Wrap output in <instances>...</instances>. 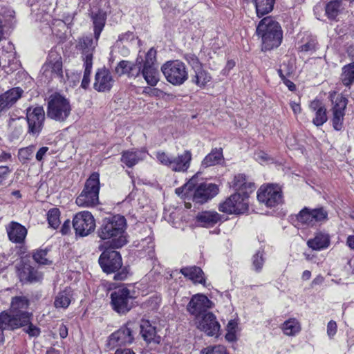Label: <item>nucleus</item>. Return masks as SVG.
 Here are the masks:
<instances>
[{
    "instance_id": "obj_1",
    "label": "nucleus",
    "mask_w": 354,
    "mask_h": 354,
    "mask_svg": "<svg viewBox=\"0 0 354 354\" xmlns=\"http://www.w3.org/2000/svg\"><path fill=\"white\" fill-rule=\"evenodd\" d=\"M126 227V219L123 216L117 214L105 218L97 230V236L102 240L110 241L112 248H120L127 243Z\"/></svg>"
},
{
    "instance_id": "obj_2",
    "label": "nucleus",
    "mask_w": 354,
    "mask_h": 354,
    "mask_svg": "<svg viewBox=\"0 0 354 354\" xmlns=\"http://www.w3.org/2000/svg\"><path fill=\"white\" fill-rule=\"evenodd\" d=\"M257 35L261 39V50H270L279 46L283 39V30L278 21L271 17L263 18L259 23Z\"/></svg>"
},
{
    "instance_id": "obj_3",
    "label": "nucleus",
    "mask_w": 354,
    "mask_h": 354,
    "mask_svg": "<svg viewBox=\"0 0 354 354\" xmlns=\"http://www.w3.org/2000/svg\"><path fill=\"white\" fill-rule=\"evenodd\" d=\"M100 188V174L93 172L86 180L84 189L75 200L76 204L82 207H95L99 203Z\"/></svg>"
},
{
    "instance_id": "obj_4",
    "label": "nucleus",
    "mask_w": 354,
    "mask_h": 354,
    "mask_svg": "<svg viewBox=\"0 0 354 354\" xmlns=\"http://www.w3.org/2000/svg\"><path fill=\"white\" fill-rule=\"evenodd\" d=\"M99 263L102 270L106 273H113L121 269L113 277V279L116 281H123L127 277V268H122V257L117 251H104L99 258Z\"/></svg>"
},
{
    "instance_id": "obj_5",
    "label": "nucleus",
    "mask_w": 354,
    "mask_h": 354,
    "mask_svg": "<svg viewBox=\"0 0 354 354\" xmlns=\"http://www.w3.org/2000/svg\"><path fill=\"white\" fill-rule=\"evenodd\" d=\"M71 105L68 99L59 93L50 96L48 102L47 116L57 122H63L66 120L71 113Z\"/></svg>"
},
{
    "instance_id": "obj_6",
    "label": "nucleus",
    "mask_w": 354,
    "mask_h": 354,
    "mask_svg": "<svg viewBox=\"0 0 354 354\" xmlns=\"http://www.w3.org/2000/svg\"><path fill=\"white\" fill-rule=\"evenodd\" d=\"M156 158L163 165L176 172H185L190 167L192 154L189 150H185L176 157L171 156L164 151H158Z\"/></svg>"
},
{
    "instance_id": "obj_7",
    "label": "nucleus",
    "mask_w": 354,
    "mask_h": 354,
    "mask_svg": "<svg viewBox=\"0 0 354 354\" xmlns=\"http://www.w3.org/2000/svg\"><path fill=\"white\" fill-rule=\"evenodd\" d=\"M161 71L166 80L173 85H181L188 78L186 66L179 60L167 62L162 66Z\"/></svg>"
},
{
    "instance_id": "obj_8",
    "label": "nucleus",
    "mask_w": 354,
    "mask_h": 354,
    "mask_svg": "<svg viewBox=\"0 0 354 354\" xmlns=\"http://www.w3.org/2000/svg\"><path fill=\"white\" fill-rule=\"evenodd\" d=\"M137 327L138 324L136 322H128L109 336L107 346L112 349L118 346L131 344L134 340Z\"/></svg>"
},
{
    "instance_id": "obj_9",
    "label": "nucleus",
    "mask_w": 354,
    "mask_h": 354,
    "mask_svg": "<svg viewBox=\"0 0 354 354\" xmlns=\"http://www.w3.org/2000/svg\"><path fill=\"white\" fill-rule=\"evenodd\" d=\"M42 73L48 81L57 79L62 82L64 78L62 60L60 55L56 51L51 50L46 62L41 68Z\"/></svg>"
},
{
    "instance_id": "obj_10",
    "label": "nucleus",
    "mask_w": 354,
    "mask_h": 354,
    "mask_svg": "<svg viewBox=\"0 0 354 354\" xmlns=\"http://www.w3.org/2000/svg\"><path fill=\"white\" fill-rule=\"evenodd\" d=\"M72 223L76 235L82 237L88 236L95 228V221L88 211L77 213L73 217Z\"/></svg>"
},
{
    "instance_id": "obj_11",
    "label": "nucleus",
    "mask_w": 354,
    "mask_h": 354,
    "mask_svg": "<svg viewBox=\"0 0 354 354\" xmlns=\"http://www.w3.org/2000/svg\"><path fill=\"white\" fill-rule=\"evenodd\" d=\"M218 209L227 214H243L248 209V197L235 193L221 203Z\"/></svg>"
},
{
    "instance_id": "obj_12",
    "label": "nucleus",
    "mask_w": 354,
    "mask_h": 354,
    "mask_svg": "<svg viewBox=\"0 0 354 354\" xmlns=\"http://www.w3.org/2000/svg\"><path fill=\"white\" fill-rule=\"evenodd\" d=\"M29 313L15 314L11 312L2 311L0 313V330L3 333L4 330H14L24 326L29 322Z\"/></svg>"
},
{
    "instance_id": "obj_13",
    "label": "nucleus",
    "mask_w": 354,
    "mask_h": 354,
    "mask_svg": "<svg viewBox=\"0 0 354 354\" xmlns=\"http://www.w3.org/2000/svg\"><path fill=\"white\" fill-rule=\"evenodd\" d=\"M282 192L277 185L261 186L257 192V199L268 207H272L282 203Z\"/></svg>"
},
{
    "instance_id": "obj_14",
    "label": "nucleus",
    "mask_w": 354,
    "mask_h": 354,
    "mask_svg": "<svg viewBox=\"0 0 354 354\" xmlns=\"http://www.w3.org/2000/svg\"><path fill=\"white\" fill-rule=\"evenodd\" d=\"M113 309L120 314H125L133 306V297L130 295L128 288H120L111 294Z\"/></svg>"
},
{
    "instance_id": "obj_15",
    "label": "nucleus",
    "mask_w": 354,
    "mask_h": 354,
    "mask_svg": "<svg viewBox=\"0 0 354 354\" xmlns=\"http://www.w3.org/2000/svg\"><path fill=\"white\" fill-rule=\"evenodd\" d=\"M28 132L34 136L41 133L45 120V113L42 106L29 107L26 110Z\"/></svg>"
},
{
    "instance_id": "obj_16",
    "label": "nucleus",
    "mask_w": 354,
    "mask_h": 354,
    "mask_svg": "<svg viewBox=\"0 0 354 354\" xmlns=\"http://www.w3.org/2000/svg\"><path fill=\"white\" fill-rule=\"evenodd\" d=\"M297 219L302 224L313 226L316 223L328 220V212L323 208H303L297 214Z\"/></svg>"
},
{
    "instance_id": "obj_17",
    "label": "nucleus",
    "mask_w": 354,
    "mask_h": 354,
    "mask_svg": "<svg viewBox=\"0 0 354 354\" xmlns=\"http://www.w3.org/2000/svg\"><path fill=\"white\" fill-rule=\"evenodd\" d=\"M212 307V302L205 295L196 294L191 298L187 306V310L196 319L207 313V310Z\"/></svg>"
},
{
    "instance_id": "obj_18",
    "label": "nucleus",
    "mask_w": 354,
    "mask_h": 354,
    "mask_svg": "<svg viewBox=\"0 0 354 354\" xmlns=\"http://www.w3.org/2000/svg\"><path fill=\"white\" fill-rule=\"evenodd\" d=\"M198 328L209 336L217 337L220 332L221 326L216 317L211 312L203 315L196 322Z\"/></svg>"
},
{
    "instance_id": "obj_19",
    "label": "nucleus",
    "mask_w": 354,
    "mask_h": 354,
    "mask_svg": "<svg viewBox=\"0 0 354 354\" xmlns=\"http://www.w3.org/2000/svg\"><path fill=\"white\" fill-rule=\"evenodd\" d=\"M218 192L216 185L212 183H201L194 192L192 200L198 204H203L214 198Z\"/></svg>"
},
{
    "instance_id": "obj_20",
    "label": "nucleus",
    "mask_w": 354,
    "mask_h": 354,
    "mask_svg": "<svg viewBox=\"0 0 354 354\" xmlns=\"http://www.w3.org/2000/svg\"><path fill=\"white\" fill-rule=\"evenodd\" d=\"M114 84L111 73L105 67L98 68L95 73L93 88L98 92L109 91Z\"/></svg>"
},
{
    "instance_id": "obj_21",
    "label": "nucleus",
    "mask_w": 354,
    "mask_h": 354,
    "mask_svg": "<svg viewBox=\"0 0 354 354\" xmlns=\"http://www.w3.org/2000/svg\"><path fill=\"white\" fill-rule=\"evenodd\" d=\"M17 275L21 282L39 281L41 275L29 262L22 259L16 266Z\"/></svg>"
},
{
    "instance_id": "obj_22",
    "label": "nucleus",
    "mask_w": 354,
    "mask_h": 354,
    "mask_svg": "<svg viewBox=\"0 0 354 354\" xmlns=\"http://www.w3.org/2000/svg\"><path fill=\"white\" fill-rule=\"evenodd\" d=\"M97 41L98 40L95 38L93 39L91 35L82 37L79 39V46L84 64H93V53Z\"/></svg>"
},
{
    "instance_id": "obj_23",
    "label": "nucleus",
    "mask_w": 354,
    "mask_h": 354,
    "mask_svg": "<svg viewBox=\"0 0 354 354\" xmlns=\"http://www.w3.org/2000/svg\"><path fill=\"white\" fill-rule=\"evenodd\" d=\"M142 59L138 58L136 63L125 60L120 62L115 68V71L120 75L127 74L130 77H136L142 73Z\"/></svg>"
},
{
    "instance_id": "obj_24",
    "label": "nucleus",
    "mask_w": 354,
    "mask_h": 354,
    "mask_svg": "<svg viewBox=\"0 0 354 354\" xmlns=\"http://www.w3.org/2000/svg\"><path fill=\"white\" fill-rule=\"evenodd\" d=\"M347 105V99L344 97H337L335 105L333 108V128L339 131L343 126L344 110Z\"/></svg>"
},
{
    "instance_id": "obj_25",
    "label": "nucleus",
    "mask_w": 354,
    "mask_h": 354,
    "mask_svg": "<svg viewBox=\"0 0 354 354\" xmlns=\"http://www.w3.org/2000/svg\"><path fill=\"white\" fill-rule=\"evenodd\" d=\"M6 229L10 241L19 244L24 243L27 235V230L24 226L17 222L11 221L6 225Z\"/></svg>"
},
{
    "instance_id": "obj_26",
    "label": "nucleus",
    "mask_w": 354,
    "mask_h": 354,
    "mask_svg": "<svg viewBox=\"0 0 354 354\" xmlns=\"http://www.w3.org/2000/svg\"><path fill=\"white\" fill-rule=\"evenodd\" d=\"M232 186L237 191L236 193H241V195L248 197H249L250 194L252 193L256 189L255 184L250 181L244 174L235 176Z\"/></svg>"
},
{
    "instance_id": "obj_27",
    "label": "nucleus",
    "mask_w": 354,
    "mask_h": 354,
    "mask_svg": "<svg viewBox=\"0 0 354 354\" xmlns=\"http://www.w3.org/2000/svg\"><path fill=\"white\" fill-rule=\"evenodd\" d=\"M140 328L142 337L147 344H158L160 342V336L157 335L156 327L149 320L142 319Z\"/></svg>"
},
{
    "instance_id": "obj_28",
    "label": "nucleus",
    "mask_w": 354,
    "mask_h": 354,
    "mask_svg": "<svg viewBox=\"0 0 354 354\" xmlns=\"http://www.w3.org/2000/svg\"><path fill=\"white\" fill-rule=\"evenodd\" d=\"M23 93L19 87L13 88L0 95V113L11 107Z\"/></svg>"
},
{
    "instance_id": "obj_29",
    "label": "nucleus",
    "mask_w": 354,
    "mask_h": 354,
    "mask_svg": "<svg viewBox=\"0 0 354 354\" xmlns=\"http://www.w3.org/2000/svg\"><path fill=\"white\" fill-rule=\"evenodd\" d=\"M309 108L315 113V116L313 123L315 126L320 127L327 121L326 109L322 102L319 100H313L310 103Z\"/></svg>"
},
{
    "instance_id": "obj_30",
    "label": "nucleus",
    "mask_w": 354,
    "mask_h": 354,
    "mask_svg": "<svg viewBox=\"0 0 354 354\" xmlns=\"http://www.w3.org/2000/svg\"><path fill=\"white\" fill-rule=\"evenodd\" d=\"M330 245V236L324 232H317L313 239L307 241V245L313 250H322Z\"/></svg>"
},
{
    "instance_id": "obj_31",
    "label": "nucleus",
    "mask_w": 354,
    "mask_h": 354,
    "mask_svg": "<svg viewBox=\"0 0 354 354\" xmlns=\"http://www.w3.org/2000/svg\"><path fill=\"white\" fill-rule=\"evenodd\" d=\"M145 158V153L141 151H124L122 153L121 162L131 168Z\"/></svg>"
},
{
    "instance_id": "obj_32",
    "label": "nucleus",
    "mask_w": 354,
    "mask_h": 354,
    "mask_svg": "<svg viewBox=\"0 0 354 354\" xmlns=\"http://www.w3.org/2000/svg\"><path fill=\"white\" fill-rule=\"evenodd\" d=\"M180 272L185 277L189 278L194 283H205L203 272L201 268L197 266L184 267L180 270Z\"/></svg>"
},
{
    "instance_id": "obj_33",
    "label": "nucleus",
    "mask_w": 354,
    "mask_h": 354,
    "mask_svg": "<svg viewBox=\"0 0 354 354\" xmlns=\"http://www.w3.org/2000/svg\"><path fill=\"white\" fill-rule=\"evenodd\" d=\"M29 306V300L24 296H17L11 301L10 312L15 314L28 313L26 310Z\"/></svg>"
},
{
    "instance_id": "obj_34",
    "label": "nucleus",
    "mask_w": 354,
    "mask_h": 354,
    "mask_svg": "<svg viewBox=\"0 0 354 354\" xmlns=\"http://www.w3.org/2000/svg\"><path fill=\"white\" fill-rule=\"evenodd\" d=\"M92 19L94 26V37L98 40L106 23V13L102 10H99L92 15Z\"/></svg>"
},
{
    "instance_id": "obj_35",
    "label": "nucleus",
    "mask_w": 354,
    "mask_h": 354,
    "mask_svg": "<svg viewBox=\"0 0 354 354\" xmlns=\"http://www.w3.org/2000/svg\"><path fill=\"white\" fill-rule=\"evenodd\" d=\"M223 159V149L214 148L202 161V166L209 167L218 164Z\"/></svg>"
},
{
    "instance_id": "obj_36",
    "label": "nucleus",
    "mask_w": 354,
    "mask_h": 354,
    "mask_svg": "<svg viewBox=\"0 0 354 354\" xmlns=\"http://www.w3.org/2000/svg\"><path fill=\"white\" fill-rule=\"evenodd\" d=\"M196 218L203 227H211L218 223L221 216L216 212H203Z\"/></svg>"
},
{
    "instance_id": "obj_37",
    "label": "nucleus",
    "mask_w": 354,
    "mask_h": 354,
    "mask_svg": "<svg viewBox=\"0 0 354 354\" xmlns=\"http://www.w3.org/2000/svg\"><path fill=\"white\" fill-rule=\"evenodd\" d=\"M142 75L147 83L154 86L159 81V72L155 66H143Z\"/></svg>"
},
{
    "instance_id": "obj_38",
    "label": "nucleus",
    "mask_w": 354,
    "mask_h": 354,
    "mask_svg": "<svg viewBox=\"0 0 354 354\" xmlns=\"http://www.w3.org/2000/svg\"><path fill=\"white\" fill-rule=\"evenodd\" d=\"M253 3L257 16L261 17L273 10L275 0H253Z\"/></svg>"
},
{
    "instance_id": "obj_39",
    "label": "nucleus",
    "mask_w": 354,
    "mask_h": 354,
    "mask_svg": "<svg viewBox=\"0 0 354 354\" xmlns=\"http://www.w3.org/2000/svg\"><path fill=\"white\" fill-rule=\"evenodd\" d=\"M71 290L66 288L55 297L54 305L56 308H66L71 302Z\"/></svg>"
},
{
    "instance_id": "obj_40",
    "label": "nucleus",
    "mask_w": 354,
    "mask_h": 354,
    "mask_svg": "<svg viewBox=\"0 0 354 354\" xmlns=\"http://www.w3.org/2000/svg\"><path fill=\"white\" fill-rule=\"evenodd\" d=\"M342 84L350 88L354 83V62L343 66L341 74Z\"/></svg>"
},
{
    "instance_id": "obj_41",
    "label": "nucleus",
    "mask_w": 354,
    "mask_h": 354,
    "mask_svg": "<svg viewBox=\"0 0 354 354\" xmlns=\"http://www.w3.org/2000/svg\"><path fill=\"white\" fill-rule=\"evenodd\" d=\"M281 329L286 335L295 336L300 332L301 325L297 319L291 318L283 324Z\"/></svg>"
},
{
    "instance_id": "obj_42",
    "label": "nucleus",
    "mask_w": 354,
    "mask_h": 354,
    "mask_svg": "<svg viewBox=\"0 0 354 354\" xmlns=\"http://www.w3.org/2000/svg\"><path fill=\"white\" fill-rule=\"evenodd\" d=\"M195 75L192 77V82L198 86L203 88L212 80V77L208 72L202 68L194 71Z\"/></svg>"
},
{
    "instance_id": "obj_43",
    "label": "nucleus",
    "mask_w": 354,
    "mask_h": 354,
    "mask_svg": "<svg viewBox=\"0 0 354 354\" xmlns=\"http://www.w3.org/2000/svg\"><path fill=\"white\" fill-rule=\"evenodd\" d=\"M342 0H334L328 2L325 8L326 14L330 19H335L342 9Z\"/></svg>"
},
{
    "instance_id": "obj_44",
    "label": "nucleus",
    "mask_w": 354,
    "mask_h": 354,
    "mask_svg": "<svg viewBox=\"0 0 354 354\" xmlns=\"http://www.w3.org/2000/svg\"><path fill=\"white\" fill-rule=\"evenodd\" d=\"M35 147L33 145L21 148L18 151V158L22 164H26L32 158Z\"/></svg>"
},
{
    "instance_id": "obj_45",
    "label": "nucleus",
    "mask_w": 354,
    "mask_h": 354,
    "mask_svg": "<svg viewBox=\"0 0 354 354\" xmlns=\"http://www.w3.org/2000/svg\"><path fill=\"white\" fill-rule=\"evenodd\" d=\"M60 212L57 208H52L48 212V224L54 229L58 227L60 224Z\"/></svg>"
},
{
    "instance_id": "obj_46",
    "label": "nucleus",
    "mask_w": 354,
    "mask_h": 354,
    "mask_svg": "<svg viewBox=\"0 0 354 354\" xmlns=\"http://www.w3.org/2000/svg\"><path fill=\"white\" fill-rule=\"evenodd\" d=\"M29 314L30 315L29 317V322L26 326L23 327V330L27 333L30 337H37L40 335L41 330L39 327L32 324L31 319L33 315L32 313H29Z\"/></svg>"
},
{
    "instance_id": "obj_47",
    "label": "nucleus",
    "mask_w": 354,
    "mask_h": 354,
    "mask_svg": "<svg viewBox=\"0 0 354 354\" xmlns=\"http://www.w3.org/2000/svg\"><path fill=\"white\" fill-rule=\"evenodd\" d=\"M196 187V178H191L186 184L183 187L176 189V194L178 196H186L189 194V192L192 191Z\"/></svg>"
},
{
    "instance_id": "obj_48",
    "label": "nucleus",
    "mask_w": 354,
    "mask_h": 354,
    "mask_svg": "<svg viewBox=\"0 0 354 354\" xmlns=\"http://www.w3.org/2000/svg\"><path fill=\"white\" fill-rule=\"evenodd\" d=\"M253 269L259 272L263 268L264 263L263 252V251H257L252 258Z\"/></svg>"
},
{
    "instance_id": "obj_49",
    "label": "nucleus",
    "mask_w": 354,
    "mask_h": 354,
    "mask_svg": "<svg viewBox=\"0 0 354 354\" xmlns=\"http://www.w3.org/2000/svg\"><path fill=\"white\" fill-rule=\"evenodd\" d=\"M48 254V250L46 249H39L36 250L33 254L32 257L35 262L39 264L47 265L50 263V261L47 259L46 256Z\"/></svg>"
},
{
    "instance_id": "obj_50",
    "label": "nucleus",
    "mask_w": 354,
    "mask_h": 354,
    "mask_svg": "<svg viewBox=\"0 0 354 354\" xmlns=\"http://www.w3.org/2000/svg\"><path fill=\"white\" fill-rule=\"evenodd\" d=\"M84 75L81 83V87L86 89L90 84V76L93 68V64H84Z\"/></svg>"
},
{
    "instance_id": "obj_51",
    "label": "nucleus",
    "mask_w": 354,
    "mask_h": 354,
    "mask_svg": "<svg viewBox=\"0 0 354 354\" xmlns=\"http://www.w3.org/2000/svg\"><path fill=\"white\" fill-rule=\"evenodd\" d=\"M317 48V41L315 39H310L306 44L299 47L300 51L313 53Z\"/></svg>"
},
{
    "instance_id": "obj_52",
    "label": "nucleus",
    "mask_w": 354,
    "mask_h": 354,
    "mask_svg": "<svg viewBox=\"0 0 354 354\" xmlns=\"http://www.w3.org/2000/svg\"><path fill=\"white\" fill-rule=\"evenodd\" d=\"M156 60V50L151 48H150L145 57V60L143 63V66H155V62Z\"/></svg>"
},
{
    "instance_id": "obj_53",
    "label": "nucleus",
    "mask_w": 354,
    "mask_h": 354,
    "mask_svg": "<svg viewBox=\"0 0 354 354\" xmlns=\"http://www.w3.org/2000/svg\"><path fill=\"white\" fill-rule=\"evenodd\" d=\"M185 59L187 61L189 64L192 67V68L196 71L198 70L201 67V64L198 59V58L194 54L188 53L185 55Z\"/></svg>"
},
{
    "instance_id": "obj_54",
    "label": "nucleus",
    "mask_w": 354,
    "mask_h": 354,
    "mask_svg": "<svg viewBox=\"0 0 354 354\" xmlns=\"http://www.w3.org/2000/svg\"><path fill=\"white\" fill-rule=\"evenodd\" d=\"M201 354H227L225 346L217 345L212 347H207L202 351Z\"/></svg>"
},
{
    "instance_id": "obj_55",
    "label": "nucleus",
    "mask_w": 354,
    "mask_h": 354,
    "mask_svg": "<svg viewBox=\"0 0 354 354\" xmlns=\"http://www.w3.org/2000/svg\"><path fill=\"white\" fill-rule=\"evenodd\" d=\"M12 171L8 166H0V184H2Z\"/></svg>"
},
{
    "instance_id": "obj_56",
    "label": "nucleus",
    "mask_w": 354,
    "mask_h": 354,
    "mask_svg": "<svg viewBox=\"0 0 354 354\" xmlns=\"http://www.w3.org/2000/svg\"><path fill=\"white\" fill-rule=\"evenodd\" d=\"M337 332V324L334 321H330L327 326V333L330 337H333Z\"/></svg>"
},
{
    "instance_id": "obj_57",
    "label": "nucleus",
    "mask_w": 354,
    "mask_h": 354,
    "mask_svg": "<svg viewBox=\"0 0 354 354\" xmlns=\"http://www.w3.org/2000/svg\"><path fill=\"white\" fill-rule=\"evenodd\" d=\"M48 151V147H41L38 151L36 153V159L38 161H41L44 158V156L46 153V152Z\"/></svg>"
},
{
    "instance_id": "obj_58",
    "label": "nucleus",
    "mask_w": 354,
    "mask_h": 354,
    "mask_svg": "<svg viewBox=\"0 0 354 354\" xmlns=\"http://www.w3.org/2000/svg\"><path fill=\"white\" fill-rule=\"evenodd\" d=\"M60 232L63 235L68 234L71 232V221H70V220H66V221H64V223H63V225L61 227Z\"/></svg>"
},
{
    "instance_id": "obj_59",
    "label": "nucleus",
    "mask_w": 354,
    "mask_h": 354,
    "mask_svg": "<svg viewBox=\"0 0 354 354\" xmlns=\"http://www.w3.org/2000/svg\"><path fill=\"white\" fill-rule=\"evenodd\" d=\"M6 25V21L3 15L0 13V40L3 36V28Z\"/></svg>"
},
{
    "instance_id": "obj_60",
    "label": "nucleus",
    "mask_w": 354,
    "mask_h": 354,
    "mask_svg": "<svg viewBox=\"0 0 354 354\" xmlns=\"http://www.w3.org/2000/svg\"><path fill=\"white\" fill-rule=\"evenodd\" d=\"M12 155L10 153L3 151L0 154V163L1 162H6L8 161L11 160Z\"/></svg>"
},
{
    "instance_id": "obj_61",
    "label": "nucleus",
    "mask_w": 354,
    "mask_h": 354,
    "mask_svg": "<svg viewBox=\"0 0 354 354\" xmlns=\"http://www.w3.org/2000/svg\"><path fill=\"white\" fill-rule=\"evenodd\" d=\"M59 334L61 338H66L68 335V328L67 327L62 324L59 328Z\"/></svg>"
},
{
    "instance_id": "obj_62",
    "label": "nucleus",
    "mask_w": 354,
    "mask_h": 354,
    "mask_svg": "<svg viewBox=\"0 0 354 354\" xmlns=\"http://www.w3.org/2000/svg\"><path fill=\"white\" fill-rule=\"evenodd\" d=\"M290 104L295 114H298L301 112V109L299 104L296 103L295 102H291Z\"/></svg>"
},
{
    "instance_id": "obj_63",
    "label": "nucleus",
    "mask_w": 354,
    "mask_h": 354,
    "mask_svg": "<svg viewBox=\"0 0 354 354\" xmlns=\"http://www.w3.org/2000/svg\"><path fill=\"white\" fill-rule=\"evenodd\" d=\"M114 354H136L130 348H118L115 351Z\"/></svg>"
},
{
    "instance_id": "obj_64",
    "label": "nucleus",
    "mask_w": 354,
    "mask_h": 354,
    "mask_svg": "<svg viewBox=\"0 0 354 354\" xmlns=\"http://www.w3.org/2000/svg\"><path fill=\"white\" fill-rule=\"evenodd\" d=\"M346 245L350 249L354 250V236L353 235H350L347 237Z\"/></svg>"
}]
</instances>
